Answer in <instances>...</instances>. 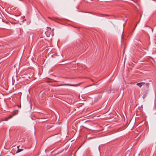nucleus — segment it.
<instances>
[{
    "mask_svg": "<svg viewBox=\"0 0 156 156\" xmlns=\"http://www.w3.org/2000/svg\"><path fill=\"white\" fill-rule=\"evenodd\" d=\"M147 83H145L144 82H140L136 84V85L139 86L140 87H141L143 86H147Z\"/></svg>",
    "mask_w": 156,
    "mask_h": 156,
    "instance_id": "obj_1",
    "label": "nucleus"
},
{
    "mask_svg": "<svg viewBox=\"0 0 156 156\" xmlns=\"http://www.w3.org/2000/svg\"><path fill=\"white\" fill-rule=\"evenodd\" d=\"M19 146H17V148H18V150H17L16 151V153H19L20 151H23V149H19Z\"/></svg>",
    "mask_w": 156,
    "mask_h": 156,
    "instance_id": "obj_2",
    "label": "nucleus"
},
{
    "mask_svg": "<svg viewBox=\"0 0 156 156\" xmlns=\"http://www.w3.org/2000/svg\"><path fill=\"white\" fill-rule=\"evenodd\" d=\"M14 115V114L13 115H10V116H9L8 117V118L9 119H10V118H12Z\"/></svg>",
    "mask_w": 156,
    "mask_h": 156,
    "instance_id": "obj_3",
    "label": "nucleus"
},
{
    "mask_svg": "<svg viewBox=\"0 0 156 156\" xmlns=\"http://www.w3.org/2000/svg\"><path fill=\"white\" fill-rule=\"evenodd\" d=\"M67 85L72 86H75L76 85V84H70V85L67 84Z\"/></svg>",
    "mask_w": 156,
    "mask_h": 156,
    "instance_id": "obj_4",
    "label": "nucleus"
},
{
    "mask_svg": "<svg viewBox=\"0 0 156 156\" xmlns=\"http://www.w3.org/2000/svg\"><path fill=\"white\" fill-rule=\"evenodd\" d=\"M9 119L8 118H5V121H7Z\"/></svg>",
    "mask_w": 156,
    "mask_h": 156,
    "instance_id": "obj_5",
    "label": "nucleus"
},
{
    "mask_svg": "<svg viewBox=\"0 0 156 156\" xmlns=\"http://www.w3.org/2000/svg\"><path fill=\"white\" fill-rule=\"evenodd\" d=\"M123 29H124V28H123V30H122V33H123Z\"/></svg>",
    "mask_w": 156,
    "mask_h": 156,
    "instance_id": "obj_6",
    "label": "nucleus"
}]
</instances>
